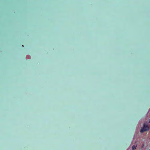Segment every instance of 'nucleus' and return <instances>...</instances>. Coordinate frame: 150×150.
<instances>
[{
  "instance_id": "f257e3e1",
  "label": "nucleus",
  "mask_w": 150,
  "mask_h": 150,
  "mask_svg": "<svg viewBox=\"0 0 150 150\" xmlns=\"http://www.w3.org/2000/svg\"><path fill=\"white\" fill-rule=\"evenodd\" d=\"M149 126L146 124V123H144L143 125V126L141 128L140 132L141 133H142L144 132L148 131L149 130Z\"/></svg>"
},
{
  "instance_id": "f03ea898",
  "label": "nucleus",
  "mask_w": 150,
  "mask_h": 150,
  "mask_svg": "<svg viewBox=\"0 0 150 150\" xmlns=\"http://www.w3.org/2000/svg\"><path fill=\"white\" fill-rule=\"evenodd\" d=\"M137 146L135 145H134L132 147V149L134 150L136 148Z\"/></svg>"
}]
</instances>
